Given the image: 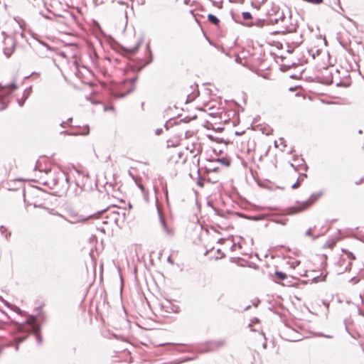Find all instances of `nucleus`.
I'll return each instance as SVG.
<instances>
[{"label":"nucleus","mask_w":364,"mask_h":364,"mask_svg":"<svg viewBox=\"0 0 364 364\" xmlns=\"http://www.w3.org/2000/svg\"><path fill=\"white\" fill-rule=\"evenodd\" d=\"M2 34L4 36L3 52L7 58H9L14 52L17 44L26 40L25 36L22 32L19 31H16L10 35L6 34L3 31Z\"/></svg>","instance_id":"nucleus-1"},{"label":"nucleus","mask_w":364,"mask_h":364,"mask_svg":"<svg viewBox=\"0 0 364 364\" xmlns=\"http://www.w3.org/2000/svg\"><path fill=\"white\" fill-rule=\"evenodd\" d=\"M60 183H62L60 191L62 193H66L70 186V181L69 178L64 172L60 173L56 178L43 181L41 183L44 186H47L49 188H53L58 186Z\"/></svg>","instance_id":"nucleus-2"},{"label":"nucleus","mask_w":364,"mask_h":364,"mask_svg":"<svg viewBox=\"0 0 364 364\" xmlns=\"http://www.w3.org/2000/svg\"><path fill=\"white\" fill-rule=\"evenodd\" d=\"M32 48L36 53L41 58H46L53 50L47 43L37 38H33V42L31 44Z\"/></svg>","instance_id":"nucleus-3"},{"label":"nucleus","mask_w":364,"mask_h":364,"mask_svg":"<svg viewBox=\"0 0 364 364\" xmlns=\"http://www.w3.org/2000/svg\"><path fill=\"white\" fill-rule=\"evenodd\" d=\"M106 210H107V209H104V210L97 211V213L90 214L86 216L80 215L74 210H70L68 212V215L70 218V220H67V219H65V220L68 223H72V224L77 223H85L91 218H98L100 215H102Z\"/></svg>","instance_id":"nucleus-4"},{"label":"nucleus","mask_w":364,"mask_h":364,"mask_svg":"<svg viewBox=\"0 0 364 364\" xmlns=\"http://www.w3.org/2000/svg\"><path fill=\"white\" fill-rule=\"evenodd\" d=\"M323 194V192L322 191H320L317 193H313L308 200L301 203H298V206L295 208L296 209V211L299 212L307 209L312 204H314Z\"/></svg>","instance_id":"nucleus-5"},{"label":"nucleus","mask_w":364,"mask_h":364,"mask_svg":"<svg viewBox=\"0 0 364 364\" xmlns=\"http://www.w3.org/2000/svg\"><path fill=\"white\" fill-rule=\"evenodd\" d=\"M18 88L15 81L10 84L3 85L0 84V100L7 97L14 90Z\"/></svg>","instance_id":"nucleus-6"},{"label":"nucleus","mask_w":364,"mask_h":364,"mask_svg":"<svg viewBox=\"0 0 364 364\" xmlns=\"http://www.w3.org/2000/svg\"><path fill=\"white\" fill-rule=\"evenodd\" d=\"M138 79L137 76H135L128 80H125L124 82V84L127 83L128 82L130 83L129 87L124 92H116L114 94L115 97L117 98H122L129 95V93L132 92L135 89L134 83L136 82Z\"/></svg>","instance_id":"nucleus-7"},{"label":"nucleus","mask_w":364,"mask_h":364,"mask_svg":"<svg viewBox=\"0 0 364 364\" xmlns=\"http://www.w3.org/2000/svg\"><path fill=\"white\" fill-rule=\"evenodd\" d=\"M126 210L120 209L118 210H113L110 213L109 218L114 220L115 223L119 222H124L126 219Z\"/></svg>","instance_id":"nucleus-8"},{"label":"nucleus","mask_w":364,"mask_h":364,"mask_svg":"<svg viewBox=\"0 0 364 364\" xmlns=\"http://www.w3.org/2000/svg\"><path fill=\"white\" fill-rule=\"evenodd\" d=\"M146 52L148 55V58H147L146 63H144V64H141V65H139L137 66L138 71L141 70L145 66L150 64L153 61V57H152L151 50L149 44L146 45Z\"/></svg>","instance_id":"nucleus-9"},{"label":"nucleus","mask_w":364,"mask_h":364,"mask_svg":"<svg viewBox=\"0 0 364 364\" xmlns=\"http://www.w3.org/2000/svg\"><path fill=\"white\" fill-rule=\"evenodd\" d=\"M83 130L84 131L82 132H70L68 131L63 130V131H61L60 132V134L61 135L64 134V135H68V136H78V135L86 136L90 132V128L87 125L83 127Z\"/></svg>","instance_id":"nucleus-10"},{"label":"nucleus","mask_w":364,"mask_h":364,"mask_svg":"<svg viewBox=\"0 0 364 364\" xmlns=\"http://www.w3.org/2000/svg\"><path fill=\"white\" fill-rule=\"evenodd\" d=\"M159 219H160V223L163 227L164 230L166 232V233L167 235H173V230L167 226V225L165 222V220L162 216L161 213H160L159 211Z\"/></svg>","instance_id":"nucleus-11"},{"label":"nucleus","mask_w":364,"mask_h":364,"mask_svg":"<svg viewBox=\"0 0 364 364\" xmlns=\"http://www.w3.org/2000/svg\"><path fill=\"white\" fill-rule=\"evenodd\" d=\"M7 306V307L11 309L12 310H14V311H16V312H19L20 311V309L19 308L16 307V306L11 305L9 302L5 301L3 299V298L0 296V310L1 311H4V306Z\"/></svg>","instance_id":"nucleus-12"},{"label":"nucleus","mask_w":364,"mask_h":364,"mask_svg":"<svg viewBox=\"0 0 364 364\" xmlns=\"http://www.w3.org/2000/svg\"><path fill=\"white\" fill-rule=\"evenodd\" d=\"M294 161H296V166L298 167V168L299 170H302L304 171H307L308 166L306 164L304 159L297 157V158H294Z\"/></svg>","instance_id":"nucleus-13"},{"label":"nucleus","mask_w":364,"mask_h":364,"mask_svg":"<svg viewBox=\"0 0 364 364\" xmlns=\"http://www.w3.org/2000/svg\"><path fill=\"white\" fill-rule=\"evenodd\" d=\"M208 20L214 25H218L220 23L219 18L212 14L208 15Z\"/></svg>","instance_id":"nucleus-14"},{"label":"nucleus","mask_w":364,"mask_h":364,"mask_svg":"<svg viewBox=\"0 0 364 364\" xmlns=\"http://www.w3.org/2000/svg\"><path fill=\"white\" fill-rule=\"evenodd\" d=\"M142 42V39H141L135 46L132 47V48H127L126 50L130 53V54H134L137 50L138 48H139L141 43Z\"/></svg>","instance_id":"nucleus-15"},{"label":"nucleus","mask_w":364,"mask_h":364,"mask_svg":"<svg viewBox=\"0 0 364 364\" xmlns=\"http://www.w3.org/2000/svg\"><path fill=\"white\" fill-rule=\"evenodd\" d=\"M265 21H267L264 19L257 18L255 20V21L252 23V25H255L258 27H262L264 25Z\"/></svg>","instance_id":"nucleus-16"},{"label":"nucleus","mask_w":364,"mask_h":364,"mask_svg":"<svg viewBox=\"0 0 364 364\" xmlns=\"http://www.w3.org/2000/svg\"><path fill=\"white\" fill-rule=\"evenodd\" d=\"M107 291L102 288V287H99L95 294V296H107Z\"/></svg>","instance_id":"nucleus-17"},{"label":"nucleus","mask_w":364,"mask_h":364,"mask_svg":"<svg viewBox=\"0 0 364 364\" xmlns=\"http://www.w3.org/2000/svg\"><path fill=\"white\" fill-rule=\"evenodd\" d=\"M275 276L279 279V280H284L287 278V274L282 272H275Z\"/></svg>","instance_id":"nucleus-18"},{"label":"nucleus","mask_w":364,"mask_h":364,"mask_svg":"<svg viewBox=\"0 0 364 364\" xmlns=\"http://www.w3.org/2000/svg\"><path fill=\"white\" fill-rule=\"evenodd\" d=\"M244 20H249L252 18V14L248 11H244L242 14Z\"/></svg>","instance_id":"nucleus-19"},{"label":"nucleus","mask_w":364,"mask_h":364,"mask_svg":"<svg viewBox=\"0 0 364 364\" xmlns=\"http://www.w3.org/2000/svg\"><path fill=\"white\" fill-rule=\"evenodd\" d=\"M218 161L219 162H220L222 164L226 166H230V161L228 159H225V158H220V159H218Z\"/></svg>","instance_id":"nucleus-20"},{"label":"nucleus","mask_w":364,"mask_h":364,"mask_svg":"<svg viewBox=\"0 0 364 364\" xmlns=\"http://www.w3.org/2000/svg\"><path fill=\"white\" fill-rule=\"evenodd\" d=\"M267 24H274V23H278L279 22V19L277 18H269L267 20Z\"/></svg>","instance_id":"nucleus-21"},{"label":"nucleus","mask_w":364,"mask_h":364,"mask_svg":"<svg viewBox=\"0 0 364 364\" xmlns=\"http://www.w3.org/2000/svg\"><path fill=\"white\" fill-rule=\"evenodd\" d=\"M306 1L314 4H319L323 1V0H306Z\"/></svg>","instance_id":"nucleus-22"},{"label":"nucleus","mask_w":364,"mask_h":364,"mask_svg":"<svg viewBox=\"0 0 364 364\" xmlns=\"http://www.w3.org/2000/svg\"><path fill=\"white\" fill-rule=\"evenodd\" d=\"M31 90V87L29 89H26L24 91V97H25L24 100H26L28 97V95H29V93H30Z\"/></svg>","instance_id":"nucleus-23"},{"label":"nucleus","mask_w":364,"mask_h":364,"mask_svg":"<svg viewBox=\"0 0 364 364\" xmlns=\"http://www.w3.org/2000/svg\"><path fill=\"white\" fill-rule=\"evenodd\" d=\"M347 255H348V257L350 258V259H355V257L354 256V255L350 252H348V251H346Z\"/></svg>","instance_id":"nucleus-24"},{"label":"nucleus","mask_w":364,"mask_h":364,"mask_svg":"<svg viewBox=\"0 0 364 364\" xmlns=\"http://www.w3.org/2000/svg\"><path fill=\"white\" fill-rule=\"evenodd\" d=\"M299 186H300L299 180V179H297L296 182H295V183L291 186V188H292L293 189H295V188H297Z\"/></svg>","instance_id":"nucleus-25"},{"label":"nucleus","mask_w":364,"mask_h":364,"mask_svg":"<svg viewBox=\"0 0 364 364\" xmlns=\"http://www.w3.org/2000/svg\"><path fill=\"white\" fill-rule=\"evenodd\" d=\"M119 294L120 296H122V277H120V284H119Z\"/></svg>","instance_id":"nucleus-26"},{"label":"nucleus","mask_w":364,"mask_h":364,"mask_svg":"<svg viewBox=\"0 0 364 364\" xmlns=\"http://www.w3.org/2000/svg\"><path fill=\"white\" fill-rule=\"evenodd\" d=\"M305 235L306 236H309V237H311L312 236V229L311 228H309L306 230Z\"/></svg>","instance_id":"nucleus-27"},{"label":"nucleus","mask_w":364,"mask_h":364,"mask_svg":"<svg viewBox=\"0 0 364 364\" xmlns=\"http://www.w3.org/2000/svg\"><path fill=\"white\" fill-rule=\"evenodd\" d=\"M32 75H36V76H39L40 74L38 73H36V72H33L31 73L29 75L25 77V79H28V77H30Z\"/></svg>","instance_id":"nucleus-28"},{"label":"nucleus","mask_w":364,"mask_h":364,"mask_svg":"<svg viewBox=\"0 0 364 364\" xmlns=\"http://www.w3.org/2000/svg\"><path fill=\"white\" fill-rule=\"evenodd\" d=\"M7 105L4 102H1V107H0V111H3L6 108Z\"/></svg>","instance_id":"nucleus-29"},{"label":"nucleus","mask_w":364,"mask_h":364,"mask_svg":"<svg viewBox=\"0 0 364 364\" xmlns=\"http://www.w3.org/2000/svg\"><path fill=\"white\" fill-rule=\"evenodd\" d=\"M277 18L279 19V21H284L286 19V17L282 13Z\"/></svg>","instance_id":"nucleus-30"},{"label":"nucleus","mask_w":364,"mask_h":364,"mask_svg":"<svg viewBox=\"0 0 364 364\" xmlns=\"http://www.w3.org/2000/svg\"><path fill=\"white\" fill-rule=\"evenodd\" d=\"M307 177V175L306 173H300V176L299 177V180H301L303 181L304 178H306Z\"/></svg>","instance_id":"nucleus-31"},{"label":"nucleus","mask_w":364,"mask_h":364,"mask_svg":"<svg viewBox=\"0 0 364 364\" xmlns=\"http://www.w3.org/2000/svg\"><path fill=\"white\" fill-rule=\"evenodd\" d=\"M66 122V124H68L69 126L72 127L70 125V123L73 122V118L72 117H70L68 118L66 121H65Z\"/></svg>","instance_id":"nucleus-32"},{"label":"nucleus","mask_w":364,"mask_h":364,"mask_svg":"<svg viewBox=\"0 0 364 364\" xmlns=\"http://www.w3.org/2000/svg\"><path fill=\"white\" fill-rule=\"evenodd\" d=\"M167 262H168V263H170L171 264H172V265L174 264V262H173V259H171V257L170 256H169V257H168V258H167Z\"/></svg>","instance_id":"nucleus-33"},{"label":"nucleus","mask_w":364,"mask_h":364,"mask_svg":"<svg viewBox=\"0 0 364 364\" xmlns=\"http://www.w3.org/2000/svg\"><path fill=\"white\" fill-rule=\"evenodd\" d=\"M33 207L34 208H44L46 210H48V208H46V207H43L41 205H37V204H34L33 205Z\"/></svg>","instance_id":"nucleus-34"},{"label":"nucleus","mask_w":364,"mask_h":364,"mask_svg":"<svg viewBox=\"0 0 364 364\" xmlns=\"http://www.w3.org/2000/svg\"><path fill=\"white\" fill-rule=\"evenodd\" d=\"M48 213H49L50 214L60 215V214H58V213H54L53 212V209H50H50L48 208ZM60 216H62V215H60Z\"/></svg>","instance_id":"nucleus-35"},{"label":"nucleus","mask_w":364,"mask_h":364,"mask_svg":"<svg viewBox=\"0 0 364 364\" xmlns=\"http://www.w3.org/2000/svg\"><path fill=\"white\" fill-rule=\"evenodd\" d=\"M291 166L293 167L295 171H299V170L298 168V167L296 166V164H291Z\"/></svg>","instance_id":"nucleus-36"},{"label":"nucleus","mask_w":364,"mask_h":364,"mask_svg":"<svg viewBox=\"0 0 364 364\" xmlns=\"http://www.w3.org/2000/svg\"><path fill=\"white\" fill-rule=\"evenodd\" d=\"M66 125V122L65 121L62 122L60 124V126L63 128H65Z\"/></svg>","instance_id":"nucleus-37"},{"label":"nucleus","mask_w":364,"mask_h":364,"mask_svg":"<svg viewBox=\"0 0 364 364\" xmlns=\"http://www.w3.org/2000/svg\"><path fill=\"white\" fill-rule=\"evenodd\" d=\"M4 230H6L5 227H4V226H3V225H1V226L0 227V232H1V233H3Z\"/></svg>","instance_id":"nucleus-38"},{"label":"nucleus","mask_w":364,"mask_h":364,"mask_svg":"<svg viewBox=\"0 0 364 364\" xmlns=\"http://www.w3.org/2000/svg\"><path fill=\"white\" fill-rule=\"evenodd\" d=\"M350 281H351V282H354L355 283H357V282H358V280L356 279V278H355V277H353V278H351Z\"/></svg>","instance_id":"nucleus-39"},{"label":"nucleus","mask_w":364,"mask_h":364,"mask_svg":"<svg viewBox=\"0 0 364 364\" xmlns=\"http://www.w3.org/2000/svg\"><path fill=\"white\" fill-rule=\"evenodd\" d=\"M24 101H25V100H23V102H22V101H19V100H18V104H19V105H20L21 107H22V106H23V103H24Z\"/></svg>","instance_id":"nucleus-40"},{"label":"nucleus","mask_w":364,"mask_h":364,"mask_svg":"<svg viewBox=\"0 0 364 364\" xmlns=\"http://www.w3.org/2000/svg\"><path fill=\"white\" fill-rule=\"evenodd\" d=\"M161 132V129H156V134H159Z\"/></svg>","instance_id":"nucleus-41"},{"label":"nucleus","mask_w":364,"mask_h":364,"mask_svg":"<svg viewBox=\"0 0 364 364\" xmlns=\"http://www.w3.org/2000/svg\"><path fill=\"white\" fill-rule=\"evenodd\" d=\"M360 299H361L362 304L364 305V297H360Z\"/></svg>","instance_id":"nucleus-42"},{"label":"nucleus","mask_w":364,"mask_h":364,"mask_svg":"<svg viewBox=\"0 0 364 364\" xmlns=\"http://www.w3.org/2000/svg\"><path fill=\"white\" fill-rule=\"evenodd\" d=\"M189 1L190 0H185L184 4L188 5L189 4Z\"/></svg>","instance_id":"nucleus-43"},{"label":"nucleus","mask_w":364,"mask_h":364,"mask_svg":"<svg viewBox=\"0 0 364 364\" xmlns=\"http://www.w3.org/2000/svg\"><path fill=\"white\" fill-rule=\"evenodd\" d=\"M279 140L281 142V144H283V142H284V139L283 138H280Z\"/></svg>","instance_id":"nucleus-44"},{"label":"nucleus","mask_w":364,"mask_h":364,"mask_svg":"<svg viewBox=\"0 0 364 364\" xmlns=\"http://www.w3.org/2000/svg\"><path fill=\"white\" fill-rule=\"evenodd\" d=\"M24 202H25V203H26V206H27V205H30V203H26V199H24Z\"/></svg>","instance_id":"nucleus-45"},{"label":"nucleus","mask_w":364,"mask_h":364,"mask_svg":"<svg viewBox=\"0 0 364 364\" xmlns=\"http://www.w3.org/2000/svg\"><path fill=\"white\" fill-rule=\"evenodd\" d=\"M43 16H44L46 18H48V19H50V17H49L48 16H46V15H44Z\"/></svg>","instance_id":"nucleus-46"},{"label":"nucleus","mask_w":364,"mask_h":364,"mask_svg":"<svg viewBox=\"0 0 364 364\" xmlns=\"http://www.w3.org/2000/svg\"><path fill=\"white\" fill-rule=\"evenodd\" d=\"M188 100H190V99H189V96H188V97H187V99H186V101H188ZM191 100H193V99H191Z\"/></svg>","instance_id":"nucleus-47"},{"label":"nucleus","mask_w":364,"mask_h":364,"mask_svg":"<svg viewBox=\"0 0 364 364\" xmlns=\"http://www.w3.org/2000/svg\"><path fill=\"white\" fill-rule=\"evenodd\" d=\"M362 133H363V131H362L361 129H360V130L358 131V134H361Z\"/></svg>","instance_id":"nucleus-48"},{"label":"nucleus","mask_w":364,"mask_h":364,"mask_svg":"<svg viewBox=\"0 0 364 364\" xmlns=\"http://www.w3.org/2000/svg\"><path fill=\"white\" fill-rule=\"evenodd\" d=\"M274 145H275V146H278V144H277V141L274 142Z\"/></svg>","instance_id":"nucleus-49"},{"label":"nucleus","mask_w":364,"mask_h":364,"mask_svg":"<svg viewBox=\"0 0 364 364\" xmlns=\"http://www.w3.org/2000/svg\"><path fill=\"white\" fill-rule=\"evenodd\" d=\"M48 172H51V170L49 169V170L46 171V173H48Z\"/></svg>","instance_id":"nucleus-50"},{"label":"nucleus","mask_w":364,"mask_h":364,"mask_svg":"<svg viewBox=\"0 0 364 364\" xmlns=\"http://www.w3.org/2000/svg\"><path fill=\"white\" fill-rule=\"evenodd\" d=\"M198 185H199V186H202L201 182L198 181Z\"/></svg>","instance_id":"nucleus-51"},{"label":"nucleus","mask_w":364,"mask_h":364,"mask_svg":"<svg viewBox=\"0 0 364 364\" xmlns=\"http://www.w3.org/2000/svg\"><path fill=\"white\" fill-rule=\"evenodd\" d=\"M165 193H166V195L167 196V194H168V191H167V189H166V190H165Z\"/></svg>","instance_id":"nucleus-52"},{"label":"nucleus","mask_w":364,"mask_h":364,"mask_svg":"<svg viewBox=\"0 0 364 364\" xmlns=\"http://www.w3.org/2000/svg\"><path fill=\"white\" fill-rule=\"evenodd\" d=\"M75 184L76 185L77 187H79V184L77 182H75Z\"/></svg>","instance_id":"nucleus-53"},{"label":"nucleus","mask_w":364,"mask_h":364,"mask_svg":"<svg viewBox=\"0 0 364 364\" xmlns=\"http://www.w3.org/2000/svg\"><path fill=\"white\" fill-rule=\"evenodd\" d=\"M218 130H223V128H220V127H219V128H218Z\"/></svg>","instance_id":"nucleus-54"},{"label":"nucleus","mask_w":364,"mask_h":364,"mask_svg":"<svg viewBox=\"0 0 364 364\" xmlns=\"http://www.w3.org/2000/svg\"><path fill=\"white\" fill-rule=\"evenodd\" d=\"M139 188H140L141 189H143V186H139Z\"/></svg>","instance_id":"nucleus-55"},{"label":"nucleus","mask_w":364,"mask_h":364,"mask_svg":"<svg viewBox=\"0 0 364 364\" xmlns=\"http://www.w3.org/2000/svg\"><path fill=\"white\" fill-rule=\"evenodd\" d=\"M156 209H158V212L159 211L161 213L160 210L159 209V207H156Z\"/></svg>","instance_id":"nucleus-56"}]
</instances>
